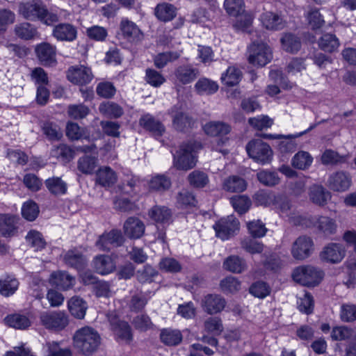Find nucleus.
I'll return each mask as SVG.
<instances>
[{"mask_svg": "<svg viewBox=\"0 0 356 356\" xmlns=\"http://www.w3.org/2000/svg\"><path fill=\"white\" fill-rule=\"evenodd\" d=\"M73 342L78 353L89 356L99 349L102 338L95 329L85 326L75 332L73 336Z\"/></svg>", "mask_w": 356, "mask_h": 356, "instance_id": "nucleus-1", "label": "nucleus"}, {"mask_svg": "<svg viewBox=\"0 0 356 356\" xmlns=\"http://www.w3.org/2000/svg\"><path fill=\"white\" fill-rule=\"evenodd\" d=\"M293 279L303 286H315L323 277L322 270L312 266H301L294 269Z\"/></svg>", "mask_w": 356, "mask_h": 356, "instance_id": "nucleus-2", "label": "nucleus"}, {"mask_svg": "<svg viewBox=\"0 0 356 356\" xmlns=\"http://www.w3.org/2000/svg\"><path fill=\"white\" fill-rule=\"evenodd\" d=\"M273 58L272 51L264 42H253L248 49L249 63L258 67H264Z\"/></svg>", "mask_w": 356, "mask_h": 356, "instance_id": "nucleus-3", "label": "nucleus"}, {"mask_svg": "<svg viewBox=\"0 0 356 356\" xmlns=\"http://www.w3.org/2000/svg\"><path fill=\"white\" fill-rule=\"evenodd\" d=\"M246 150L250 158L262 165L270 163L273 159L271 147L261 139L250 141L246 145Z\"/></svg>", "mask_w": 356, "mask_h": 356, "instance_id": "nucleus-4", "label": "nucleus"}, {"mask_svg": "<svg viewBox=\"0 0 356 356\" xmlns=\"http://www.w3.org/2000/svg\"><path fill=\"white\" fill-rule=\"evenodd\" d=\"M195 144L188 141L182 143L176 155H174V165L178 170H188L195 166L196 159L193 152Z\"/></svg>", "mask_w": 356, "mask_h": 356, "instance_id": "nucleus-5", "label": "nucleus"}, {"mask_svg": "<svg viewBox=\"0 0 356 356\" xmlns=\"http://www.w3.org/2000/svg\"><path fill=\"white\" fill-rule=\"evenodd\" d=\"M42 324L49 330H61L68 324L67 315L60 311L44 312L40 316Z\"/></svg>", "mask_w": 356, "mask_h": 356, "instance_id": "nucleus-6", "label": "nucleus"}, {"mask_svg": "<svg viewBox=\"0 0 356 356\" xmlns=\"http://www.w3.org/2000/svg\"><path fill=\"white\" fill-rule=\"evenodd\" d=\"M108 319L115 336L126 343H130L133 339V334L131 327L129 323L124 321L120 320L114 314H108Z\"/></svg>", "mask_w": 356, "mask_h": 356, "instance_id": "nucleus-7", "label": "nucleus"}, {"mask_svg": "<svg viewBox=\"0 0 356 356\" xmlns=\"http://www.w3.org/2000/svg\"><path fill=\"white\" fill-rule=\"evenodd\" d=\"M124 241L120 230L112 229L100 235L95 243V245L100 250L110 251L113 248L121 246Z\"/></svg>", "mask_w": 356, "mask_h": 356, "instance_id": "nucleus-8", "label": "nucleus"}, {"mask_svg": "<svg viewBox=\"0 0 356 356\" xmlns=\"http://www.w3.org/2000/svg\"><path fill=\"white\" fill-rule=\"evenodd\" d=\"M213 228L217 236L225 240L233 236L239 229V222L235 217L230 216L227 218L220 220L213 226Z\"/></svg>", "mask_w": 356, "mask_h": 356, "instance_id": "nucleus-9", "label": "nucleus"}, {"mask_svg": "<svg viewBox=\"0 0 356 356\" xmlns=\"http://www.w3.org/2000/svg\"><path fill=\"white\" fill-rule=\"evenodd\" d=\"M36 56L40 64L45 67L56 65V48L48 42H42L35 48Z\"/></svg>", "mask_w": 356, "mask_h": 356, "instance_id": "nucleus-10", "label": "nucleus"}, {"mask_svg": "<svg viewBox=\"0 0 356 356\" xmlns=\"http://www.w3.org/2000/svg\"><path fill=\"white\" fill-rule=\"evenodd\" d=\"M313 245L312 239L310 237L300 236L293 242L291 254L296 259H305L311 254Z\"/></svg>", "mask_w": 356, "mask_h": 356, "instance_id": "nucleus-11", "label": "nucleus"}, {"mask_svg": "<svg viewBox=\"0 0 356 356\" xmlns=\"http://www.w3.org/2000/svg\"><path fill=\"white\" fill-rule=\"evenodd\" d=\"M346 254V250L342 244L330 243L325 246L320 253V257L323 261L337 264L341 261Z\"/></svg>", "mask_w": 356, "mask_h": 356, "instance_id": "nucleus-12", "label": "nucleus"}, {"mask_svg": "<svg viewBox=\"0 0 356 356\" xmlns=\"http://www.w3.org/2000/svg\"><path fill=\"white\" fill-rule=\"evenodd\" d=\"M226 304L225 299L221 295L216 293L206 295L201 302L203 310L211 315L222 312Z\"/></svg>", "mask_w": 356, "mask_h": 356, "instance_id": "nucleus-13", "label": "nucleus"}, {"mask_svg": "<svg viewBox=\"0 0 356 356\" xmlns=\"http://www.w3.org/2000/svg\"><path fill=\"white\" fill-rule=\"evenodd\" d=\"M67 79L74 84L83 85L92 79L91 70L83 65L70 67L67 72Z\"/></svg>", "mask_w": 356, "mask_h": 356, "instance_id": "nucleus-14", "label": "nucleus"}, {"mask_svg": "<svg viewBox=\"0 0 356 356\" xmlns=\"http://www.w3.org/2000/svg\"><path fill=\"white\" fill-rule=\"evenodd\" d=\"M172 118V126L178 131L186 132L193 124V120L187 113L179 111L178 107L174 106L169 111Z\"/></svg>", "mask_w": 356, "mask_h": 356, "instance_id": "nucleus-15", "label": "nucleus"}, {"mask_svg": "<svg viewBox=\"0 0 356 356\" xmlns=\"http://www.w3.org/2000/svg\"><path fill=\"white\" fill-rule=\"evenodd\" d=\"M174 75L176 82L186 85L192 83L199 76L200 71L190 64H184L175 70Z\"/></svg>", "mask_w": 356, "mask_h": 356, "instance_id": "nucleus-16", "label": "nucleus"}, {"mask_svg": "<svg viewBox=\"0 0 356 356\" xmlns=\"http://www.w3.org/2000/svg\"><path fill=\"white\" fill-rule=\"evenodd\" d=\"M351 185L350 175L343 171H338L331 175L327 180V186L334 191L343 192Z\"/></svg>", "mask_w": 356, "mask_h": 356, "instance_id": "nucleus-17", "label": "nucleus"}, {"mask_svg": "<svg viewBox=\"0 0 356 356\" xmlns=\"http://www.w3.org/2000/svg\"><path fill=\"white\" fill-rule=\"evenodd\" d=\"M145 229L144 222L136 217L128 218L123 225L124 235L132 239L142 237L145 233Z\"/></svg>", "mask_w": 356, "mask_h": 356, "instance_id": "nucleus-18", "label": "nucleus"}, {"mask_svg": "<svg viewBox=\"0 0 356 356\" xmlns=\"http://www.w3.org/2000/svg\"><path fill=\"white\" fill-rule=\"evenodd\" d=\"M19 14L28 20L39 19L42 12H44V6L34 1L23 3L19 7Z\"/></svg>", "mask_w": 356, "mask_h": 356, "instance_id": "nucleus-19", "label": "nucleus"}, {"mask_svg": "<svg viewBox=\"0 0 356 356\" xmlns=\"http://www.w3.org/2000/svg\"><path fill=\"white\" fill-rule=\"evenodd\" d=\"M309 197L314 204L323 207L331 199V193L323 186L314 184L309 189Z\"/></svg>", "mask_w": 356, "mask_h": 356, "instance_id": "nucleus-20", "label": "nucleus"}, {"mask_svg": "<svg viewBox=\"0 0 356 356\" xmlns=\"http://www.w3.org/2000/svg\"><path fill=\"white\" fill-rule=\"evenodd\" d=\"M120 29L125 39L131 42L142 40L143 35L139 28L131 21L124 19L120 23Z\"/></svg>", "mask_w": 356, "mask_h": 356, "instance_id": "nucleus-21", "label": "nucleus"}, {"mask_svg": "<svg viewBox=\"0 0 356 356\" xmlns=\"http://www.w3.org/2000/svg\"><path fill=\"white\" fill-rule=\"evenodd\" d=\"M92 265L95 271L101 275H106L113 272L115 268L113 260L109 255L99 254L96 256Z\"/></svg>", "mask_w": 356, "mask_h": 356, "instance_id": "nucleus-22", "label": "nucleus"}, {"mask_svg": "<svg viewBox=\"0 0 356 356\" xmlns=\"http://www.w3.org/2000/svg\"><path fill=\"white\" fill-rule=\"evenodd\" d=\"M263 25L270 30H281L285 27L286 22L283 18L277 13L266 12L261 15Z\"/></svg>", "mask_w": 356, "mask_h": 356, "instance_id": "nucleus-23", "label": "nucleus"}, {"mask_svg": "<svg viewBox=\"0 0 356 356\" xmlns=\"http://www.w3.org/2000/svg\"><path fill=\"white\" fill-rule=\"evenodd\" d=\"M53 35L58 40L73 41L76 38V29L70 24H59L54 27Z\"/></svg>", "mask_w": 356, "mask_h": 356, "instance_id": "nucleus-24", "label": "nucleus"}, {"mask_svg": "<svg viewBox=\"0 0 356 356\" xmlns=\"http://www.w3.org/2000/svg\"><path fill=\"white\" fill-rule=\"evenodd\" d=\"M50 282L59 289L67 290L74 285V278L66 272H55L51 274Z\"/></svg>", "mask_w": 356, "mask_h": 356, "instance_id": "nucleus-25", "label": "nucleus"}, {"mask_svg": "<svg viewBox=\"0 0 356 356\" xmlns=\"http://www.w3.org/2000/svg\"><path fill=\"white\" fill-rule=\"evenodd\" d=\"M245 180L237 175L229 176L226 178L222 184V188L230 193H241L246 189Z\"/></svg>", "mask_w": 356, "mask_h": 356, "instance_id": "nucleus-26", "label": "nucleus"}, {"mask_svg": "<svg viewBox=\"0 0 356 356\" xmlns=\"http://www.w3.org/2000/svg\"><path fill=\"white\" fill-rule=\"evenodd\" d=\"M65 263L77 270H82L86 265V259L84 255L76 250H71L64 256Z\"/></svg>", "mask_w": 356, "mask_h": 356, "instance_id": "nucleus-27", "label": "nucleus"}, {"mask_svg": "<svg viewBox=\"0 0 356 356\" xmlns=\"http://www.w3.org/2000/svg\"><path fill=\"white\" fill-rule=\"evenodd\" d=\"M14 31L18 38L25 40H32L39 36L37 28L29 22L17 24Z\"/></svg>", "mask_w": 356, "mask_h": 356, "instance_id": "nucleus-28", "label": "nucleus"}, {"mask_svg": "<svg viewBox=\"0 0 356 356\" xmlns=\"http://www.w3.org/2000/svg\"><path fill=\"white\" fill-rule=\"evenodd\" d=\"M149 216L156 222L170 224L172 222V211L164 206H154L149 210Z\"/></svg>", "mask_w": 356, "mask_h": 356, "instance_id": "nucleus-29", "label": "nucleus"}, {"mask_svg": "<svg viewBox=\"0 0 356 356\" xmlns=\"http://www.w3.org/2000/svg\"><path fill=\"white\" fill-rule=\"evenodd\" d=\"M140 124L154 135L161 136L165 131L164 126L150 115H145L140 119Z\"/></svg>", "mask_w": 356, "mask_h": 356, "instance_id": "nucleus-30", "label": "nucleus"}, {"mask_svg": "<svg viewBox=\"0 0 356 356\" xmlns=\"http://www.w3.org/2000/svg\"><path fill=\"white\" fill-rule=\"evenodd\" d=\"M280 41L283 49L289 53H296L301 48L300 38L293 33H284Z\"/></svg>", "mask_w": 356, "mask_h": 356, "instance_id": "nucleus-31", "label": "nucleus"}, {"mask_svg": "<svg viewBox=\"0 0 356 356\" xmlns=\"http://www.w3.org/2000/svg\"><path fill=\"white\" fill-rule=\"evenodd\" d=\"M117 181L115 172L109 167L99 169L96 175V181L102 186H110Z\"/></svg>", "mask_w": 356, "mask_h": 356, "instance_id": "nucleus-32", "label": "nucleus"}, {"mask_svg": "<svg viewBox=\"0 0 356 356\" xmlns=\"http://www.w3.org/2000/svg\"><path fill=\"white\" fill-rule=\"evenodd\" d=\"M68 309L73 316L82 319L84 318L87 309L86 302L79 297H72L68 301Z\"/></svg>", "mask_w": 356, "mask_h": 356, "instance_id": "nucleus-33", "label": "nucleus"}, {"mask_svg": "<svg viewBox=\"0 0 356 356\" xmlns=\"http://www.w3.org/2000/svg\"><path fill=\"white\" fill-rule=\"evenodd\" d=\"M155 15L163 22H168L173 19L176 16V8L170 3H159L155 8Z\"/></svg>", "mask_w": 356, "mask_h": 356, "instance_id": "nucleus-34", "label": "nucleus"}, {"mask_svg": "<svg viewBox=\"0 0 356 356\" xmlns=\"http://www.w3.org/2000/svg\"><path fill=\"white\" fill-rule=\"evenodd\" d=\"M331 337L333 341L356 340V328L335 327L332 329Z\"/></svg>", "mask_w": 356, "mask_h": 356, "instance_id": "nucleus-35", "label": "nucleus"}, {"mask_svg": "<svg viewBox=\"0 0 356 356\" xmlns=\"http://www.w3.org/2000/svg\"><path fill=\"white\" fill-rule=\"evenodd\" d=\"M318 44L321 49L329 53L335 51L339 47V39L332 33L323 34L318 39Z\"/></svg>", "mask_w": 356, "mask_h": 356, "instance_id": "nucleus-36", "label": "nucleus"}, {"mask_svg": "<svg viewBox=\"0 0 356 356\" xmlns=\"http://www.w3.org/2000/svg\"><path fill=\"white\" fill-rule=\"evenodd\" d=\"M318 231L325 236H330L335 234L337 228L336 221L327 216H320L315 225Z\"/></svg>", "mask_w": 356, "mask_h": 356, "instance_id": "nucleus-37", "label": "nucleus"}, {"mask_svg": "<svg viewBox=\"0 0 356 356\" xmlns=\"http://www.w3.org/2000/svg\"><path fill=\"white\" fill-rule=\"evenodd\" d=\"M160 339L166 346H177L182 341V334L177 330L164 329L161 332Z\"/></svg>", "mask_w": 356, "mask_h": 356, "instance_id": "nucleus-38", "label": "nucleus"}, {"mask_svg": "<svg viewBox=\"0 0 356 356\" xmlns=\"http://www.w3.org/2000/svg\"><path fill=\"white\" fill-rule=\"evenodd\" d=\"M204 131L207 135L212 136H223L230 131V127L220 122H211L205 124Z\"/></svg>", "mask_w": 356, "mask_h": 356, "instance_id": "nucleus-39", "label": "nucleus"}, {"mask_svg": "<svg viewBox=\"0 0 356 356\" xmlns=\"http://www.w3.org/2000/svg\"><path fill=\"white\" fill-rule=\"evenodd\" d=\"M16 229L15 218L8 214L0 215V234L5 237L14 235Z\"/></svg>", "mask_w": 356, "mask_h": 356, "instance_id": "nucleus-40", "label": "nucleus"}, {"mask_svg": "<svg viewBox=\"0 0 356 356\" xmlns=\"http://www.w3.org/2000/svg\"><path fill=\"white\" fill-rule=\"evenodd\" d=\"M18 281L9 275H6L0 279V293L8 297L13 295L18 288Z\"/></svg>", "mask_w": 356, "mask_h": 356, "instance_id": "nucleus-41", "label": "nucleus"}, {"mask_svg": "<svg viewBox=\"0 0 356 356\" xmlns=\"http://www.w3.org/2000/svg\"><path fill=\"white\" fill-rule=\"evenodd\" d=\"M242 78V72L236 66H230L222 74V81L228 86L237 85Z\"/></svg>", "mask_w": 356, "mask_h": 356, "instance_id": "nucleus-42", "label": "nucleus"}, {"mask_svg": "<svg viewBox=\"0 0 356 356\" xmlns=\"http://www.w3.org/2000/svg\"><path fill=\"white\" fill-rule=\"evenodd\" d=\"M195 89L199 95H211L218 90V85L209 79L201 78L195 83Z\"/></svg>", "mask_w": 356, "mask_h": 356, "instance_id": "nucleus-43", "label": "nucleus"}, {"mask_svg": "<svg viewBox=\"0 0 356 356\" xmlns=\"http://www.w3.org/2000/svg\"><path fill=\"white\" fill-rule=\"evenodd\" d=\"M224 268L234 273H241L246 269L245 261L238 256H230L224 261Z\"/></svg>", "mask_w": 356, "mask_h": 356, "instance_id": "nucleus-44", "label": "nucleus"}, {"mask_svg": "<svg viewBox=\"0 0 356 356\" xmlns=\"http://www.w3.org/2000/svg\"><path fill=\"white\" fill-rule=\"evenodd\" d=\"M157 275L158 271L155 268L149 264H146L136 271V278L140 284L151 283Z\"/></svg>", "mask_w": 356, "mask_h": 356, "instance_id": "nucleus-45", "label": "nucleus"}, {"mask_svg": "<svg viewBox=\"0 0 356 356\" xmlns=\"http://www.w3.org/2000/svg\"><path fill=\"white\" fill-rule=\"evenodd\" d=\"M75 152V149L65 144H60L51 150V155L64 161L69 162L74 159Z\"/></svg>", "mask_w": 356, "mask_h": 356, "instance_id": "nucleus-46", "label": "nucleus"}, {"mask_svg": "<svg viewBox=\"0 0 356 356\" xmlns=\"http://www.w3.org/2000/svg\"><path fill=\"white\" fill-rule=\"evenodd\" d=\"M312 161L313 158L308 152L300 151L293 157L291 165L295 168L305 170L311 165Z\"/></svg>", "mask_w": 356, "mask_h": 356, "instance_id": "nucleus-47", "label": "nucleus"}, {"mask_svg": "<svg viewBox=\"0 0 356 356\" xmlns=\"http://www.w3.org/2000/svg\"><path fill=\"white\" fill-rule=\"evenodd\" d=\"M259 181L264 186L273 187L277 185L280 179L276 172L261 170L257 174Z\"/></svg>", "mask_w": 356, "mask_h": 356, "instance_id": "nucleus-48", "label": "nucleus"}, {"mask_svg": "<svg viewBox=\"0 0 356 356\" xmlns=\"http://www.w3.org/2000/svg\"><path fill=\"white\" fill-rule=\"evenodd\" d=\"M45 186L49 192L55 195L65 194L67 191L66 184L59 177H52L47 179Z\"/></svg>", "mask_w": 356, "mask_h": 356, "instance_id": "nucleus-49", "label": "nucleus"}, {"mask_svg": "<svg viewBox=\"0 0 356 356\" xmlns=\"http://www.w3.org/2000/svg\"><path fill=\"white\" fill-rule=\"evenodd\" d=\"M97 158L91 156H83L78 160L77 168L83 174H92L97 165Z\"/></svg>", "mask_w": 356, "mask_h": 356, "instance_id": "nucleus-50", "label": "nucleus"}, {"mask_svg": "<svg viewBox=\"0 0 356 356\" xmlns=\"http://www.w3.org/2000/svg\"><path fill=\"white\" fill-rule=\"evenodd\" d=\"M188 181L191 186L197 188H204L209 183L207 175L200 170H194L188 176Z\"/></svg>", "mask_w": 356, "mask_h": 356, "instance_id": "nucleus-51", "label": "nucleus"}, {"mask_svg": "<svg viewBox=\"0 0 356 356\" xmlns=\"http://www.w3.org/2000/svg\"><path fill=\"white\" fill-rule=\"evenodd\" d=\"M5 321L8 325L16 329H26L31 325L30 320L26 316L21 314L8 316Z\"/></svg>", "mask_w": 356, "mask_h": 356, "instance_id": "nucleus-52", "label": "nucleus"}, {"mask_svg": "<svg viewBox=\"0 0 356 356\" xmlns=\"http://www.w3.org/2000/svg\"><path fill=\"white\" fill-rule=\"evenodd\" d=\"M26 239L29 244L35 250H41L46 247L47 243L42 236V234L35 230L29 232Z\"/></svg>", "mask_w": 356, "mask_h": 356, "instance_id": "nucleus-53", "label": "nucleus"}, {"mask_svg": "<svg viewBox=\"0 0 356 356\" xmlns=\"http://www.w3.org/2000/svg\"><path fill=\"white\" fill-rule=\"evenodd\" d=\"M321 159L323 164L333 165L346 162V158L332 149H326L323 153Z\"/></svg>", "mask_w": 356, "mask_h": 356, "instance_id": "nucleus-54", "label": "nucleus"}, {"mask_svg": "<svg viewBox=\"0 0 356 356\" xmlns=\"http://www.w3.org/2000/svg\"><path fill=\"white\" fill-rule=\"evenodd\" d=\"M180 55L175 51H167L157 54L154 58L155 66L159 68L164 67L169 62L177 60Z\"/></svg>", "mask_w": 356, "mask_h": 356, "instance_id": "nucleus-55", "label": "nucleus"}, {"mask_svg": "<svg viewBox=\"0 0 356 356\" xmlns=\"http://www.w3.org/2000/svg\"><path fill=\"white\" fill-rule=\"evenodd\" d=\"M42 129L46 136L51 140H58L63 136L60 127L52 122H44Z\"/></svg>", "mask_w": 356, "mask_h": 356, "instance_id": "nucleus-56", "label": "nucleus"}, {"mask_svg": "<svg viewBox=\"0 0 356 356\" xmlns=\"http://www.w3.org/2000/svg\"><path fill=\"white\" fill-rule=\"evenodd\" d=\"M231 203L234 209L240 214L248 211L251 206V200L247 196L238 195L231 198Z\"/></svg>", "mask_w": 356, "mask_h": 356, "instance_id": "nucleus-57", "label": "nucleus"}, {"mask_svg": "<svg viewBox=\"0 0 356 356\" xmlns=\"http://www.w3.org/2000/svg\"><path fill=\"white\" fill-rule=\"evenodd\" d=\"M40 210L38 204L33 201L24 203L22 208V216L29 221H33L38 217Z\"/></svg>", "mask_w": 356, "mask_h": 356, "instance_id": "nucleus-58", "label": "nucleus"}, {"mask_svg": "<svg viewBox=\"0 0 356 356\" xmlns=\"http://www.w3.org/2000/svg\"><path fill=\"white\" fill-rule=\"evenodd\" d=\"M159 266L160 270L172 273H178L181 270L179 261L172 257L163 258L160 261Z\"/></svg>", "mask_w": 356, "mask_h": 356, "instance_id": "nucleus-59", "label": "nucleus"}, {"mask_svg": "<svg viewBox=\"0 0 356 356\" xmlns=\"http://www.w3.org/2000/svg\"><path fill=\"white\" fill-rule=\"evenodd\" d=\"M308 24L312 30L320 29L325 24L323 16L316 8L311 9L307 15Z\"/></svg>", "mask_w": 356, "mask_h": 356, "instance_id": "nucleus-60", "label": "nucleus"}, {"mask_svg": "<svg viewBox=\"0 0 356 356\" xmlns=\"http://www.w3.org/2000/svg\"><path fill=\"white\" fill-rule=\"evenodd\" d=\"M224 7L227 13L234 17L240 15L245 11L243 0H225Z\"/></svg>", "mask_w": 356, "mask_h": 356, "instance_id": "nucleus-61", "label": "nucleus"}, {"mask_svg": "<svg viewBox=\"0 0 356 356\" xmlns=\"http://www.w3.org/2000/svg\"><path fill=\"white\" fill-rule=\"evenodd\" d=\"M170 186V179L165 175L155 176L149 182L150 188L157 191H164L168 190Z\"/></svg>", "mask_w": 356, "mask_h": 356, "instance_id": "nucleus-62", "label": "nucleus"}, {"mask_svg": "<svg viewBox=\"0 0 356 356\" xmlns=\"http://www.w3.org/2000/svg\"><path fill=\"white\" fill-rule=\"evenodd\" d=\"M131 323L136 330L140 332H145L153 327V323L147 314L136 316L133 318Z\"/></svg>", "mask_w": 356, "mask_h": 356, "instance_id": "nucleus-63", "label": "nucleus"}, {"mask_svg": "<svg viewBox=\"0 0 356 356\" xmlns=\"http://www.w3.org/2000/svg\"><path fill=\"white\" fill-rule=\"evenodd\" d=\"M340 318L343 322H353L356 320V305L344 304L341 307Z\"/></svg>", "mask_w": 356, "mask_h": 356, "instance_id": "nucleus-64", "label": "nucleus"}]
</instances>
